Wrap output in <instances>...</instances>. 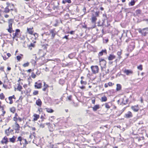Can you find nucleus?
Masks as SVG:
<instances>
[{
  "mask_svg": "<svg viewBox=\"0 0 148 148\" xmlns=\"http://www.w3.org/2000/svg\"><path fill=\"white\" fill-rule=\"evenodd\" d=\"M18 141L22 142L23 144L24 147H25L26 145L28 143L27 141L24 138L21 136H19L18 138L17 141Z\"/></svg>",
  "mask_w": 148,
  "mask_h": 148,
  "instance_id": "obj_1",
  "label": "nucleus"
},
{
  "mask_svg": "<svg viewBox=\"0 0 148 148\" xmlns=\"http://www.w3.org/2000/svg\"><path fill=\"white\" fill-rule=\"evenodd\" d=\"M13 22V20L12 19H10L9 20L8 24H9V28L8 29V32L11 33L12 32H14V31L12 30V25Z\"/></svg>",
  "mask_w": 148,
  "mask_h": 148,
  "instance_id": "obj_2",
  "label": "nucleus"
},
{
  "mask_svg": "<svg viewBox=\"0 0 148 148\" xmlns=\"http://www.w3.org/2000/svg\"><path fill=\"white\" fill-rule=\"evenodd\" d=\"M91 68L93 73L96 74L98 73L99 68L97 66H91Z\"/></svg>",
  "mask_w": 148,
  "mask_h": 148,
  "instance_id": "obj_3",
  "label": "nucleus"
},
{
  "mask_svg": "<svg viewBox=\"0 0 148 148\" xmlns=\"http://www.w3.org/2000/svg\"><path fill=\"white\" fill-rule=\"evenodd\" d=\"M57 32L55 31V29H50L49 30V35H51V39H53L54 38Z\"/></svg>",
  "mask_w": 148,
  "mask_h": 148,
  "instance_id": "obj_4",
  "label": "nucleus"
},
{
  "mask_svg": "<svg viewBox=\"0 0 148 148\" xmlns=\"http://www.w3.org/2000/svg\"><path fill=\"white\" fill-rule=\"evenodd\" d=\"M100 65L101 68H104L106 66V62L105 60L103 59H100Z\"/></svg>",
  "mask_w": 148,
  "mask_h": 148,
  "instance_id": "obj_5",
  "label": "nucleus"
},
{
  "mask_svg": "<svg viewBox=\"0 0 148 148\" xmlns=\"http://www.w3.org/2000/svg\"><path fill=\"white\" fill-rule=\"evenodd\" d=\"M42 85V83L40 82V81L39 80L35 82L34 87L36 88L39 89L41 88Z\"/></svg>",
  "mask_w": 148,
  "mask_h": 148,
  "instance_id": "obj_6",
  "label": "nucleus"
},
{
  "mask_svg": "<svg viewBox=\"0 0 148 148\" xmlns=\"http://www.w3.org/2000/svg\"><path fill=\"white\" fill-rule=\"evenodd\" d=\"M130 45L128 46L130 50H133L135 47V43L134 41L132 40L130 43Z\"/></svg>",
  "mask_w": 148,
  "mask_h": 148,
  "instance_id": "obj_7",
  "label": "nucleus"
},
{
  "mask_svg": "<svg viewBox=\"0 0 148 148\" xmlns=\"http://www.w3.org/2000/svg\"><path fill=\"white\" fill-rule=\"evenodd\" d=\"M132 116L133 115L132 112L130 111H128L125 114L124 117L127 119H128L132 117Z\"/></svg>",
  "mask_w": 148,
  "mask_h": 148,
  "instance_id": "obj_8",
  "label": "nucleus"
},
{
  "mask_svg": "<svg viewBox=\"0 0 148 148\" xmlns=\"http://www.w3.org/2000/svg\"><path fill=\"white\" fill-rule=\"evenodd\" d=\"M9 142L8 140V138L5 136L3 137L2 140L1 141V143L2 144H7Z\"/></svg>",
  "mask_w": 148,
  "mask_h": 148,
  "instance_id": "obj_9",
  "label": "nucleus"
},
{
  "mask_svg": "<svg viewBox=\"0 0 148 148\" xmlns=\"http://www.w3.org/2000/svg\"><path fill=\"white\" fill-rule=\"evenodd\" d=\"M124 73L127 75H129L132 74L133 73V71L131 70L125 69L124 71Z\"/></svg>",
  "mask_w": 148,
  "mask_h": 148,
  "instance_id": "obj_10",
  "label": "nucleus"
},
{
  "mask_svg": "<svg viewBox=\"0 0 148 148\" xmlns=\"http://www.w3.org/2000/svg\"><path fill=\"white\" fill-rule=\"evenodd\" d=\"M131 109L135 112L138 111L139 109V108L138 105L134 106H132L131 107Z\"/></svg>",
  "mask_w": 148,
  "mask_h": 148,
  "instance_id": "obj_11",
  "label": "nucleus"
},
{
  "mask_svg": "<svg viewBox=\"0 0 148 148\" xmlns=\"http://www.w3.org/2000/svg\"><path fill=\"white\" fill-rule=\"evenodd\" d=\"M148 33V28H146L143 29V34H142L145 36L146 34Z\"/></svg>",
  "mask_w": 148,
  "mask_h": 148,
  "instance_id": "obj_12",
  "label": "nucleus"
},
{
  "mask_svg": "<svg viewBox=\"0 0 148 148\" xmlns=\"http://www.w3.org/2000/svg\"><path fill=\"white\" fill-rule=\"evenodd\" d=\"M16 138V137L13 136L12 138H9V141L12 143H14L15 142Z\"/></svg>",
  "mask_w": 148,
  "mask_h": 148,
  "instance_id": "obj_13",
  "label": "nucleus"
},
{
  "mask_svg": "<svg viewBox=\"0 0 148 148\" xmlns=\"http://www.w3.org/2000/svg\"><path fill=\"white\" fill-rule=\"evenodd\" d=\"M32 29H33V27L32 28H27V32L30 34H33V31L32 30Z\"/></svg>",
  "mask_w": 148,
  "mask_h": 148,
  "instance_id": "obj_14",
  "label": "nucleus"
},
{
  "mask_svg": "<svg viewBox=\"0 0 148 148\" xmlns=\"http://www.w3.org/2000/svg\"><path fill=\"white\" fill-rule=\"evenodd\" d=\"M42 101L40 99H38L37 100H36V103L37 105L39 106H41L42 105Z\"/></svg>",
  "mask_w": 148,
  "mask_h": 148,
  "instance_id": "obj_15",
  "label": "nucleus"
},
{
  "mask_svg": "<svg viewBox=\"0 0 148 148\" xmlns=\"http://www.w3.org/2000/svg\"><path fill=\"white\" fill-rule=\"evenodd\" d=\"M107 53V51L106 49L102 50L99 53V56H101L103 55V53Z\"/></svg>",
  "mask_w": 148,
  "mask_h": 148,
  "instance_id": "obj_16",
  "label": "nucleus"
},
{
  "mask_svg": "<svg viewBox=\"0 0 148 148\" xmlns=\"http://www.w3.org/2000/svg\"><path fill=\"white\" fill-rule=\"evenodd\" d=\"M45 109L48 112L52 113L54 112V110L51 108H45Z\"/></svg>",
  "mask_w": 148,
  "mask_h": 148,
  "instance_id": "obj_17",
  "label": "nucleus"
},
{
  "mask_svg": "<svg viewBox=\"0 0 148 148\" xmlns=\"http://www.w3.org/2000/svg\"><path fill=\"white\" fill-rule=\"evenodd\" d=\"M93 110L94 111H96L99 108V105H97L94 106V107L92 108Z\"/></svg>",
  "mask_w": 148,
  "mask_h": 148,
  "instance_id": "obj_18",
  "label": "nucleus"
},
{
  "mask_svg": "<svg viewBox=\"0 0 148 148\" xmlns=\"http://www.w3.org/2000/svg\"><path fill=\"white\" fill-rule=\"evenodd\" d=\"M15 130H19V128L20 127L19 125V124L17 123V122H16L15 123Z\"/></svg>",
  "mask_w": 148,
  "mask_h": 148,
  "instance_id": "obj_19",
  "label": "nucleus"
},
{
  "mask_svg": "<svg viewBox=\"0 0 148 148\" xmlns=\"http://www.w3.org/2000/svg\"><path fill=\"white\" fill-rule=\"evenodd\" d=\"M115 58V56L110 54L108 57V59L109 60H112Z\"/></svg>",
  "mask_w": 148,
  "mask_h": 148,
  "instance_id": "obj_20",
  "label": "nucleus"
},
{
  "mask_svg": "<svg viewBox=\"0 0 148 148\" xmlns=\"http://www.w3.org/2000/svg\"><path fill=\"white\" fill-rule=\"evenodd\" d=\"M91 20L92 23H95V22L96 20H97V18L96 16H94V15H93V16L91 18Z\"/></svg>",
  "mask_w": 148,
  "mask_h": 148,
  "instance_id": "obj_21",
  "label": "nucleus"
},
{
  "mask_svg": "<svg viewBox=\"0 0 148 148\" xmlns=\"http://www.w3.org/2000/svg\"><path fill=\"white\" fill-rule=\"evenodd\" d=\"M34 121H36L39 118V115L35 114H34Z\"/></svg>",
  "mask_w": 148,
  "mask_h": 148,
  "instance_id": "obj_22",
  "label": "nucleus"
},
{
  "mask_svg": "<svg viewBox=\"0 0 148 148\" xmlns=\"http://www.w3.org/2000/svg\"><path fill=\"white\" fill-rule=\"evenodd\" d=\"M10 127H9V128L7 130H6L5 131V134L7 136H8L10 135Z\"/></svg>",
  "mask_w": 148,
  "mask_h": 148,
  "instance_id": "obj_23",
  "label": "nucleus"
},
{
  "mask_svg": "<svg viewBox=\"0 0 148 148\" xmlns=\"http://www.w3.org/2000/svg\"><path fill=\"white\" fill-rule=\"evenodd\" d=\"M107 98L105 96L101 98V101L102 102L106 101H107Z\"/></svg>",
  "mask_w": 148,
  "mask_h": 148,
  "instance_id": "obj_24",
  "label": "nucleus"
},
{
  "mask_svg": "<svg viewBox=\"0 0 148 148\" xmlns=\"http://www.w3.org/2000/svg\"><path fill=\"white\" fill-rule=\"evenodd\" d=\"M111 104L110 103H105V107L108 109H109L110 108V105Z\"/></svg>",
  "mask_w": 148,
  "mask_h": 148,
  "instance_id": "obj_25",
  "label": "nucleus"
},
{
  "mask_svg": "<svg viewBox=\"0 0 148 148\" xmlns=\"http://www.w3.org/2000/svg\"><path fill=\"white\" fill-rule=\"evenodd\" d=\"M116 90L117 91H119L121 89V86L120 84H117L116 85Z\"/></svg>",
  "mask_w": 148,
  "mask_h": 148,
  "instance_id": "obj_26",
  "label": "nucleus"
},
{
  "mask_svg": "<svg viewBox=\"0 0 148 148\" xmlns=\"http://www.w3.org/2000/svg\"><path fill=\"white\" fill-rule=\"evenodd\" d=\"M65 83L64 80L63 79H60L59 81V83L62 85Z\"/></svg>",
  "mask_w": 148,
  "mask_h": 148,
  "instance_id": "obj_27",
  "label": "nucleus"
},
{
  "mask_svg": "<svg viewBox=\"0 0 148 148\" xmlns=\"http://www.w3.org/2000/svg\"><path fill=\"white\" fill-rule=\"evenodd\" d=\"M20 30L18 29H17L16 30V32L15 33H13V35H14L15 36H16L18 35V33L20 32Z\"/></svg>",
  "mask_w": 148,
  "mask_h": 148,
  "instance_id": "obj_28",
  "label": "nucleus"
},
{
  "mask_svg": "<svg viewBox=\"0 0 148 148\" xmlns=\"http://www.w3.org/2000/svg\"><path fill=\"white\" fill-rule=\"evenodd\" d=\"M75 55L73 53H71L68 56V57L70 59H72L75 56Z\"/></svg>",
  "mask_w": 148,
  "mask_h": 148,
  "instance_id": "obj_29",
  "label": "nucleus"
},
{
  "mask_svg": "<svg viewBox=\"0 0 148 148\" xmlns=\"http://www.w3.org/2000/svg\"><path fill=\"white\" fill-rule=\"evenodd\" d=\"M135 3V1L134 0H132L129 3V5L131 6H133L134 5Z\"/></svg>",
  "mask_w": 148,
  "mask_h": 148,
  "instance_id": "obj_30",
  "label": "nucleus"
},
{
  "mask_svg": "<svg viewBox=\"0 0 148 148\" xmlns=\"http://www.w3.org/2000/svg\"><path fill=\"white\" fill-rule=\"evenodd\" d=\"M10 9L8 8V6H7L5 9L4 12L6 13H7L9 12Z\"/></svg>",
  "mask_w": 148,
  "mask_h": 148,
  "instance_id": "obj_31",
  "label": "nucleus"
},
{
  "mask_svg": "<svg viewBox=\"0 0 148 148\" xmlns=\"http://www.w3.org/2000/svg\"><path fill=\"white\" fill-rule=\"evenodd\" d=\"M29 64V62H27L24 63V64L23 65V66L24 67H26L28 66Z\"/></svg>",
  "mask_w": 148,
  "mask_h": 148,
  "instance_id": "obj_32",
  "label": "nucleus"
},
{
  "mask_svg": "<svg viewBox=\"0 0 148 148\" xmlns=\"http://www.w3.org/2000/svg\"><path fill=\"white\" fill-rule=\"evenodd\" d=\"M5 96L3 93H1L0 94V99L2 100L4 99Z\"/></svg>",
  "mask_w": 148,
  "mask_h": 148,
  "instance_id": "obj_33",
  "label": "nucleus"
},
{
  "mask_svg": "<svg viewBox=\"0 0 148 148\" xmlns=\"http://www.w3.org/2000/svg\"><path fill=\"white\" fill-rule=\"evenodd\" d=\"M137 68L140 71H142L143 69L142 65L141 64L139 65V66H137Z\"/></svg>",
  "mask_w": 148,
  "mask_h": 148,
  "instance_id": "obj_34",
  "label": "nucleus"
},
{
  "mask_svg": "<svg viewBox=\"0 0 148 148\" xmlns=\"http://www.w3.org/2000/svg\"><path fill=\"white\" fill-rule=\"evenodd\" d=\"M17 89L18 90L20 91H21V89H22V87L20 84H19L17 87Z\"/></svg>",
  "mask_w": 148,
  "mask_h": 148,
  "instance_id": "obj_35",
  "label": "nucleus"
},
{
  "mask_svg": "<svg viewBox=\"0 0 148 148\" xmlns=\"http://www.w3.org/2000/svg\"><path fill=\"white\" fill-rule=\"evenodd\" d=\"M34 71H35L36 72V74L38 75H40V71H39L38 69L35 70H34Z\"/></svg>",
  "mask_w": 148,
  "mask_h": 148,
  "instance_id": "obj_36",
  "label": "nucleus"
},
{
  "mask_svg": "<svg viewBox=\"0 0 148 148\" xmlns=\"http://www.w3.org/2000/svg\"><path fill=\"white\" fill-rule=\"evenodd\" d=\"M36 75L35 73L33 72L32 73L31 77L33 78H35L36 77Z\"/></svg>",
  "mask_w": 148,
  "mask_h": 148,
  "instance_id": "obj_37",
  "label": "nucleus"
},
{
  "mask_svg": "<svg viewBox=\"0 0 148 148\" xmlns=\"http://www.w3.org/2000/svg\"><path fill=\"white\" fill-rule=\"evenodd\" d=\"M38 91L35 90L34 92L33 93V94L34 95H37L38 94Z\"/></svg>",
  "mask_w": 148,
  "mask_h": 148,
  "instance_id": "obj_38",
  "label": "nucleus"
},
{
  "mask_svg": "<svg viewBox=\"0 0 148 148\" xmlns=\"http://www.w3.org/2000/svg\"><path fill=\"white\" fill-rule=\"evenodd\" d=\"M105 20H106L105 19L103 20V22H102V23L101 24V25H99V23L98 25L100 26H101L103 25H105L104 24V22L105 21Z\"/></svg>",
  "mask_w": 148,
  "mask_h": 148,
  "instance_id": "obj_39",
  "label": "nucleus"
},
{
  "mask_svg": "<svg viewBox=\"0 0 148 148\" xmlns=\"http://www.w3.org/2000/svg\"><path fill=\"white\" fill-rule=\"evenodd\" d=\"M81 83L82 84H83L84 85H86V84L87 82L85 81H84L82 80H81Z\"/></svg>",
  "mask_w": 148,
  "mask_h": 148,
  "instance_id": "obj_40",
  "label": "nucleus"
},
{
  "mask_svg": "<svg viewBox=\"0 0 148 148\" xmlns=\"http://www.w3.org/2000/svg\"><path fill=\"white\" fill-rule=\"evenodd\" d=\"M2 110H3V114H2V115L3 116L5 113V111H4V108L3 107H2Z\"/></svg>",
  "mask_w": 148,
  "mask_h": 148,
  "instance_id": "obj_41",
  "label": "nucleus"
},
{
  "mask_svg": "<svg viewBox=\"0 0 148 148\" xmlns=\"http://www.w3.org/2000/svg\"><path fill=\"white\" fill-rule=\"evenodd\" d=\"M18 61H20L21 57L19 56H18L16 57Z\"/></svg>",
  "mask_w": 148,
  "mask_h": 148,
  "instance_id": "obj_42",
  "label": "nucleus"
},
{
  "mask_svg": "<svg viewBox=\"0 0 148 148\" xmlns=\"http://www.w3.org/2000/svg\"><path fill=\"white\" fill-rule=\"evenodd\" d=\"M141 12V11L139 10H137L136 11V13L137 14H139Z\"/></svg>",
  "mask_w": 148,
  "mask_h": 148,
  "instance_id": "obj_43",
  "label": "nucleus"
},
{
  "mask_svg": "<svg viewBox=\"0 0 148 148\" xmlns=\"http://www.w3.org/2000/svg\"><path fill=\"white\" fill-rule=\"evenodd\" d=\"M13 120L14 121H16H16L18 120V118L16 116H14L13 118Z\"/></svg>",
  "mask_w": 148,
  "mask_h": 148,
  "instance_id": "obj_44",
  "label": "nucleus"
},
{
  "mask_svg": "<svg viewBox=\"0 0 148 148\" xmlns=\"http://www.w3.org/2000/svg\"><path fill=\"white\" fill-rule=\"evenodd\" d=\"M34 43H31L29 45V47L30 48V47H34Z\"/></svg>",
  "mask_w": 148,
  "mask_h": 148,
  "instance_id": "obj_45",
  "label": "nucleus"
},
{
  "mask_svg": "<svg viewBox=\"0 0 148 148\" xmlns=\"http://www.w3.org/2000/svg\"><path fill=\"white\" fill-rule=\"evenodd\" d=\"M69 35H65L62 38L63 39L65 38L67 40L69 39V38H68V36Z\"/></svg>",
  "mask_w": 148,
  "mask_h": 148,
  "instance_id": "obj_46",
  "label": "nucleus"
},
{
  "mask_svg": "<svg viewBox=\"0 0 148 148\" xmlns=\"http://www.w3.org/2000/svg\"><path fill=\"white\" fill-rule=\"evenodd\" d=\"M132 40L131 39H128L126 40V42H129V43H130Z\"/></svg>",
  "mask_w": 148,
  "mask_h": 148,
  "instance_id": "obj_47",
  "label": "nucleus"
},
{
  "mask_svg": "<svg viewBox=\"0 0 148 148\" xmlns=\"http://www.w3.org/2000/svg\"><path fill=\"white\" fill-rule=\"evenodd\" d=\"M65 1L66 2V3H71V0H65Z\"/></svg>",
  "mask_w": 148,
  "mask_h": 148,
  "instance_id": "obj_48",
  "label": "nucleus"
},
{
  "mask_svg": "<svg viewBox=\"0 0 148 148\" xmlns=\"http://www.w3.org/2000/svg\"><path fill=\"white\" fill-rule=\"evenodd\" d=\"M33 35L35 38L37 37L38 36V34L36 33H35Z\"/></svg>",
  "mask_w": 148,
  "mask_h": 148,
  "instance_id": "obj_49",
  "label": "nucleus"
},
{
  "mask_svg": "<svg viewBox=\"0 0 148 148\" xmlns=\"http://www.w3.org/2000/svg\"><path fill=\"white\" fill-rule=\"evenodd\" d=\"M67 97H68V99L69 100L71 101V98H72V96L70 95L69 96H68Z\"/></svg>",
  "mask_w": 148,
  "mask_h": 148,
  "instance_id": "obj_50",
  "label": "nucleus"
},
{
  "mask_svg": "<svg viewBox=\"0 0 148 148\" xmlns=\"http://www.w3.org/2000/svg\"><path fill=\"white\" fill-rule=\"evenodd\" d=\"M44 86L45 88H47L48 87V85L46 84L44 82Z\"/></svg>",
  "mask_w": 148,
  "mask_h": 148,
  "instance_id": "obj_51",
  "label": "nucleus"
},
{
  "mask_svg": "<svg viewBox=\"0 0 148 148\" xmlns=\"http://www.w3.org/2000/svg\"><path fill=\"white\" fill-rule=\"evenodd\" d=\"M63 134V132L61 131H58V134Z\"/></svg>",
  "mask_w": 148,
  "mask_h": 148,
  "instance_id": "obj_52",
  "label": "nucleus"
},
{
  "mask_svg": "<svg viewBox=\"0 0 148 148\" xmlns=\"http://www.w3.org/2000/svg\"><path fill=\"white\" fill-rule=\"evenodd\" d=\"M99 15V12H95V15L96 16H98Z\"/></svg>",
  "mask_w": 148,
  "mask_h": 148,
  "instance_id": "obj_53",
  "label": "nucleus"
},
{
  "mask_svg": "<svg viewBox=\"0 0 148 148\" xmlns=\"http://www.w3.org/2000/svg\"><path fill=\"white\" fill-rule=\"evenodd\" d=\"M40 126L41 127L43 128L45 127V125H44V124H40Z\"/></svg>",
  "mask_w": 148,
  "mask_h": 148,
  "instance_id": "obj_54",
  "label": "nucleus"
},
{
  "mask_svg": "<svg viewBox=\"0 0 148 148\" xmlns=\"http://www.w3.org/2000/svg\"><path fill=\"white\" fill-rule=\"evenodd\" d=\"M138 32L140 33L143 34V29L141 30V29H139Z\"/></svg>",
  "mask_w": 148,
  "mask_h": 148,
  "instance_id": "obj_55",
  "label": "nucleus"
},
{
  "mask_svg": "<svg viewBox=\"0 0 148 148\" xmlns=\"http://www.w3.org/2000/svg\"><path fill=\"white\" fill-rule=\"evenodd\" d=\"M117 54L120 57V56L121 54V52L120 51H118L117 53Z\"/></svg>",
  "mask_w": 148,
  "mask_h": 148,
  "instance_id": "obj_56",
  "label": "nucleus"
},
{
  "mask_svg": "<svg viewBox=\"0 0 148 148\" xmlns=\"http://www.w3.org/2000/svg\"><path fill=\"white\" fill-rule=\"evenodd\" d=\"M109 73V69H108L106 71V73L105 74V75L107 74L108 73Z\"/></svg>",
  "mask_w": 148,
  "mask_h": 148,
  "instance_id": "obj_57",
  "label": "nucleus"
},
{
  "mask_svg": "<svg viewBox=\"0 0 148 148\" xmlns=\"http://www.w3.org/2000/svg\"><path fill=\"white\" fill-rule=\"evenodd\" d=\"M13 98V97H9L8 98L10 100H12V99Z\"/></svg>",
  "mask_w": 148,
  "mask_h": 148,
  "instance_id": "obj_58",
  "label": "nucleus"
},
{
  "mask_svg": "<svg viewBox=\"0 0 148 148\" xmlns=\"http://www.w3.org/2000/svg\"><path fill=\"white\" fill-rule=\"evenodd\" d=\"M7 55L8 56V58L10 57L11 56V54L10 53H8Z\"/></svg>",
  "mask_w": 148,
  "mask_h": 148,
  "instance_id": "obj_59",
  "label": "nucleus"
},
{
  "mask_svg": "<svg viewBox=\"0 0 148 148\" xmlns=\"http://www.w3.org/2000/svg\"><path fill=\"white\" fill-rule=\"evenodd\" d=\"M74 31H71L70 32V33L71 34H73L74 33Z\"/></svg>",
  "mask_w": 148,
  "mask_h": 148,
  "instance_id": "obj_60",
  "label": "nucleus"
},
{
  "mask_svg": "<svg viewBox=\"0 0 148 148\" xmlns=\"http://www.w3.org/2000/svg\"><path fill=\"white\" fill-rule=\"evenodd\" d=\"M18 119L19 120V121H20V122L21 121H22L21 118L20 117L18 118Z\"/></svg>",
  "mask_w": 148,
  "mask_h": 148,
  "instance_id": "obj_61",
  "label": "nucleus"
},
{
  "mask_svg": "<svg viewBox=\"0 0 148 148\" xmlns=\"http://www.w3.org/2000/svg\"><path fill=\"white\" fill-rule=\"evenodd\" d=\"M95 99L92 100V103L93 104H95Z\"/></svg>",
  "mask_w": 148,
  "mask_h": 148,
  "instance_id": "obj_62",
  "label": "nucleus"
},
{
  "mask_svg": "<svg viewBox=\"0 0 148 148\" xmlns=\"http://www.w3.org/2000/svg\"><path fill=\"white\" fill-rule=\"evenodd\" d=\"M83 11L84 12H86V8L85 7H84L83 9Z\"/></svg>",
  "mask_w": 148,
  "mask_h": 148,
  "instance_id": "obj_63",
  "label": "nucleus"
},
{
  "mask_svg": "<svg viewBox=\"0 0 148 148\" xmlns=\"http://www.w3.org/2000/svg\"><path fill=\"white\" fill-rule=\"evenodd\" d=\"M11 69V68L10 67H8L7 68V70L8 71H10Z\"/></svg>",
  "mask_w": 148,
  "mask_h": 148,
  "instance_id": "obj_64",
  "label": "nucleus"
}]
</instances>
